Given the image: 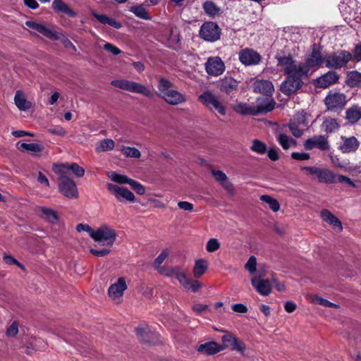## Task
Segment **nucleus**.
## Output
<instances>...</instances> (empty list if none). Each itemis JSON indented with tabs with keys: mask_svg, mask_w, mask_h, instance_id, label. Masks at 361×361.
I'll use <instances>...</instances> for the list:
<instances>
[{
	"mask_svg": "<svg viewBox=\"0 0 361 361\" xmlns=\"http://www.w3.org/2000/svg\"><path fill=\"white\" fill-rule=\"evenodd\" d=\"M157 89V95L169 105L178 106L187 101L186 96L175 90L173 83L166 78H159Z\"/></svg>",
	"mask_w": 361,
	"mask_h": 361,
	"instance_id": "nucleus-1",
	"label": "nucleus"
},
{
	"mask_svg": "<svg viewBox=\"0 0 361 361\" xmlns=\"http://www.w3.org/2000/svg\"><path fill=\"white\" fill-rule=\"evenodd\" d=\"M111 84L116 87L127 90L130 92L140 94L147 97L152 98L154 97L153 93L149 87L137 82L125 79H119L111 81Z\"/></svg>",
	"mask_w": 361,
	"mask_h": 361,
	"instance_id": "nucleus-2",
	"label": "nucleus"
},
{
	"mask_svg": "<svg viewBox=\"0 0 361 361\" xmlns=\"http://www.w3.org/2000/svg\"><path fill=\"white\" fill-rule=\"evenodd\" d=\"M301 170L305 171L312 176V179L323 183H334L336 180V175L327 168L317 166H302Z\"/></svg>",
	"mask_w": 361,
	"mask_h": 361,
	"instance_id": "nucleus-3",
	"label": "nucleus"
},
{
	"mask_svg": "<svg viewBox=\"0 0 361 361\" xmlns=\"http://www.w3.org/2000/svg\"><path fill=\"white\" fill-rule=\"evenodd\" d=\"M116 231L110 226L104 224L94 230L91 233V238L97 242L102 243V245L107 247H111L116 239Z\"/></svg>",
	"mask_w": 361,
	"mask_h": 361,
	"instance_id": "nucleus-4",
	"label": "nucleus"
},
{
	"mask_svg": "<svg viewBox=\"0 0 361 361\" xmlns=\"http://www.w3.org/2000/svg\"><path fill=\"white\" fill-rule=\"evenodd\" d=\"M352 59L350 52L340 50L325 56V65L329 68L338 69L345 67Z\"/></svg>",
	"mask_w": 361,
	"mask_h": 361,
	"instance_id": "nucleus-5",
	"label": "nucleus"
},
{
	"mask_svg": "<svg viewBox=\"0 0 361 361\" xmlns=\"http://www.w3.org/2000/svg\"><path fill=\"white\" fill-rule=\"evenodd\" d=\"M325 63V57L318 51L313 49L306 59L305 63H301L300 71L303 75L307 76L312 74L317 68L322 66Z\"/></svg>",
	"mask_w": 361,
	"mask_h": 361,
	"instance_id": "nucleus-6",
	"label": "nucleus"
},
{
	"mask_svg": "<svg viewBox=\"0 0 361 361\" xmlns=\"http://www.w3.org/2000/svg\"><path fill=\"white\" fill-rule=\"evenodd\" d=\"M199 100L210 111H216L221 116L226 115V107L219 97L210 91H205L199 97Z\"/></svg>",
	"mask_w": 361,
	"mask_h": 361,
	"instance_id": "nucleus-7",
	"label": "nucleus"
},
{
	"mask_svg": "<svg viewBox=\"0 0 361 361\" xmlns=\"http://www.w3.org/2000/svg\"><path fill=\"white\" fill-rule=\"evenodd\" d=\"M59 178V190L68 198H78V192L75 183L70 178L60 173Z\"/></svg>",
	"mask_w": 361,
	"mask_h": 361,
	"instance_id": "nucleus-8",
	"label": "nucleus"
},
{
	"mask_svg": "<svg viewBox=\"0 0 361 361\" xmlns=\"http://www.w3.org/2000/svg\"><path fill=\"white\" fill-rule=\"evenodd\" d=\"M221 29L214 22L204 23L200 27V36L206 41L215 42L220 38Z\"/></svg>",
	"mask_w": 361,
	"mask_h": 361,
	"instance_id": "nucleus-9",
	"label": "nucleus"
},
{
	"mask_svg": "<svg viewBox=\"0 0 361 361\" xmlns=\"http://www.w3.org/2000/svg\"><path fill=\"white\" fill-rule=\"evenodd\" d=\"M324 102L327 109L331 111L342 109L347 102L346 97L344 94L332 92L327 94Z\"/></svg>",
	"mask_w": 361,
	"mask_h": 361,
	"instance_id": "nucleus-10",
	"label": "nucleus"
},
{
	"mask_svg": "<svg viewBox=\"0 0 361 361\" xmlns=\"http://www.w3.org/2000/svg\"><path fill=\"white\" fill-rule=\"evenodd\" d=\"M127 287L125 279L123 277L118 278V280L109 288L108 294L111 300L115 303H120Z\"/></svg>",
	"mask_w": 361,
	"mask_h": 361,
	"instance_id": "nucleus-11",
	"label": "nucleus"
},
{
	"mask_svg": "<svg viewBox=\"0 0 361 361\" xmlns=\"http://www.w3.org/2000/svg\"><path fill=\"white\" fill-rule=\"evenodd\" d=\"M288 75L287 79L281 85V91L286 95H290L301 87V78L304 75Z\"/></svg>",
	"mask_w": 361,
	"mask_h": 361,
	"instance_id": "nucleus-12",
	"label": "nucleus"
},
{
	"mask_svg": "<svg viewBox=\"0 0 361 361\" xmlns=\"http://www.w3.org/2000/svg\"><path fill=\"white\" fill-rule=\"evenodd\" d=\"M278 65L281 66L287 75H303L300 71L301 63L295 64L290 56H276Z\"/></svg>",
	"mask_w": 361,
	"mask_h": 361,
	"instance_id": "nucleus-13",
	"label": "nucleus"
},
{
	"mask_svg": "<svg viewBox=\"0 0 361 361\" xmlns=\"http://www.w3.org/2000/svg\"><path fill=\"white\" fill-rule=\"evenodd\" d=\"M207 73L212 76H219L225 71V65L219 56L209 57L205 63Z\"/></svg>",
	"mask_w": 361,
	"mask_h": 361,
	"instance_id": "nucleus-14",
	"label": "nucleus"
},
{
	"mask_svg": "<svg viewBox=\"0 0 361 361\" xmlns=\"http://www.w3.org/2000/svg\"><path fill=\"white\" fill-rule=\"evenodd\" d=\"M107 188L115 196L118 202H122L123 200L129 202L135 201V195L126 188L109 183L107 185Z\"/></svg>",
	"mask_w": 361,
	"mask_h": 361,
	"instance_id": "nucleus-15",
	"label": "nucleus"
},
{
	"mask_svg": "<svg viewBox=\"0 0 361 361\" xmlns=\"http://www.w3.org/2000/svg\"><path fill=\"white\" fill-rule=\"evenodd\" d=\"M25 25L50 39H58L60 37V35L58 32L49 28L42 23L32 20H27L25 22Z\"/></svg>",
	"mask_w": 361,
	"mask_h": 361,
	"instance_id": "nucleus-16",
	"label": "nucleus"
},
{
	"mask_svg": "<svg viewBox=\"0 0 361 361\" xmlns=\"http://www.w3.org/2000/svg\"><path fill=\"white\" fill-rule=\"evenodd\" d=\"M240 61L245 66H254L258 64L261 61L260 55L251 49H242L239 54Z\"/></svg>",
	"mask_w": 361,
	"mask_h": 361,
	"instance_id": "nucleus-17",
	"label": "nucleus"
},
{
	"mask_svg": "<svg viewBox=\"0 0 361 361\" xmlns=\"http://www.w3.org/2000/svg\"><path fill=\"white\" fill-rule=\"evenodd\" d=\"M304 147L307 150L318 148L322 151H325L329 149V145L327 138L324 135H319L307 139L304 142Z\"/></svg>",
	"mask_w": 361,
	"mask_h": 361,
	"instance_id": "nucleus-18",
	"label": "nucleus"
},
{
	"mask_svg": "<svg viewBox=\"0 0 361 361\" xmlns=\"http://www.w3.org/2000/svg\"><path fill=\"white\" fill-rule=\"evenodd\" d=\"M339 75L335 71H329L316 80V85L320 88H327L337 82Z\"/></svg>",
	"mask_w": 361,
	"mask_h": 361,
	"instance_id": "nucleus-19",
	"label": "nucleus"
},
{
	"mask_svg": "<svg viewBox=\"0 0 361 361\" xmlns=\"http://www.w3.org/2000/svg\"><path fill=\"white\" fill-rule=\"evenodd\" d=\"M251 283L262 295H268L271 291V283L268 279H260L254 276L251 279Z\"/></svg>",
	"mask_w": 361,
	"mask_h": 361,
	"instance_id": "nucleus-20",
	"label": "nucleus"
},
{
	"mask_svg": "<svg viewBox=\"0 0 361 361\" xmlns=\"http://www.w3.org/2000/svg\"><path fill=\"white\" fill-rule=\"evenodd\" d=\"M257 106H255V111H257L256 115L270 112L274 109L276 105L274 99L270 97L266 98L259 97L257 99Z\"/></svg>",
	"mask_w": 361,
	"mask_h": 361,
	"instance_id": "nucleus-21",
	"label": "nucleus"
},
{
	"mask_svg": "<svg viewBox=\"0 0 361 361\" xmlns=\"http://www.w3.org/2000/svg\"><path fill=\"white\" fill-rule=\"evenodd\" d=\"M320 216L323 221L327 223L334 229H337L339 232L343 231L341 221L329 210L324 209L320 212Z\"/></svg>",
	"mask_w": 361,
	"mask_h": 361,
	"instance_id": "nucleus-22",
	"label": "nucleus"
},
{
	"mask_svg": "<svg viewBox=\"0 0 361 361\" xmlns=\"http://www.w3.org/2000/svg\"><path fill=\"white\" fill-rule=\"evenodd\" d=\"M253 90L255 92L271 96L274 91V87L269 80H258L254 82Z\"/></svg>",
	"mask_w": 361,
	"mask_h": 361,
	"instance_id": "nucleus-23",
	"label": "nucleus"
},
{
	"mask_svg": "<svg viewBox=\"0 0 361 361\" xmlns=\"http://www.w3.org/2000/svg\"><path fill=\"white\" fill-rule=\"evenodd\" d=\"M345 119L348 124L355 125L361 120V106L353 104L348 107L345 113Z\"/></svg>",
	"mask_w": 361,
	"mask_h": 361,
	"instance_id": "nucleus-24",
	"label": "nucleus"
},
{
	"mask_svg": "<svg viewBox=\"0 0 361 361\" xmlns=\"http://www.w3.org/2000/svg\"><path fill=\"white\" fill-rule=\"evenodd\" d=\"M212 175L214 176V179L219 182L221 185L228 192L233 193L234 188L233 184L228 180L226 173L221 170H215L212 169L211 171Z\"/></svg>",
	"mask_w": 361,
	"mask_h": 361,
	"instance_id": "nucleus-25",
	"label": "nucleus"
},
{
	"mask_svg": "<svg viewBox=\"0 0 361 361\" xmlns=\"http://www.w3.org/2000/svg\"><path fill=\"white\" fill-rule=\"evenodd\" d=\"M37 212L42 219L49 223L55 224L59 220L58 213L51 208L40 206L37 208Z\"/></svg>",
	"mask_w": 361,
	"mask_h": 361,
	"instance_id": "nucleus-26",
	"label": "nucleus"
},
{
	"mask_svg": "<svg viewBox=\"0 0 361 361\" xmlns=\"http://www.w3.org/2000/svg\"><path fill=\"white\" fill-rule=\"evenodd\" d=\"M342 140L340 149L343 153L354 152L360 146V142L354 136L349 137H342Z\"/></svg>",
	"mask_w": 361,
	"mask_h": 361,
	"instance_id": "nucleus-27",
	"label": "nucleus"
},
{
	"mask_svg": "<svg viewBox=\"0 0 361 361\" xmlns=\"http://www.w3.org/2000/svg\"><path fill=\"white\" fill-rule=\"evenodd\" d=\"M14 103L20 111H27L32 107V103L26 99L24 93L20 90L16 92Z\"/></svg>",
	"mask_w": 361,
	"mask_h": 361,
	"instance_id": "nucleus-28",
	"label": "nucleus"
},
{
	"mask_svg": "<svg viewBox=\"0 0 361 361\" xmlns=\"http://www.w3.org/2000/svg\"><path fill=\"white\" fill-rule=\"evenodd\" d=\"M136 334L140 341L147 343L151 341L154 334L148 325L142 324L136 329Z\"/></svg>",
	"mask_w": 361,
	"mask_h": 361,
	"instance_id": "nucleus-29",
	"label": "nucleus"
},
{
	"mask_svg": "<svg viewBox=\"0 0 361 361\" xmlns=\"http://www.w3.org/2000/svg\"><path fill=\"white\" fill-rule=\"evenodd\" d=\"M51 6L54 11L63 13L70 17L74 18L77 16L76 13L62 0H54Z\"/></svg>",
	"mask_w": 361,
	"mask_h": 361,
	"instance_id": "nucleus-30",
	"label": "nucleus"
},
{
	"mask_svg": "<svg viewBox=\"0 0 361 361\" xmlns=\"http://www.w3.org/2000/svg\"><path fill=\"white\" fill-rule=\"evenodd\" d=\"M321 127L323 131L326 133H331L338 130L340 123L336 118L325 117Z\"/></svg>",
	"mask_w": 361,
	"mask_h": 361,
	"instance_id": "nucleus-31",
	"label": "nucleus"
},
{
	"mask_svg": "<svg viewBox=\"0 0 361 361\" xmlns=\"http://www.w3.org/2000/svg\"><path fill=\"white\" fill-rule=\"evenodd\" d=\"M223 350L224 347L216 342H208L204 344H202L197 348L199 352L204 353L207 355H213Z\"/></svg>",
	"mask_w": 361,
	"mask_h": 361,
	"instance_id": "nucleus-32",
	"label": "nucleus"
},
{
	"mask_svg": "<svg viewBox=\"0 0 361 361\" xmlns=\"http://www.w3.org/2000/svg\"><path fill=\"white\" fill-rule=\"evenodd\" d=\"M92 15L96 18L101 23L104 25H109L114 28L119 29L122 25L120 22L116 20L114 18H109L106 15L99 14L95 11H91Z\"/></svg>",
	"mask_w": 361,
	"mask_h": 361,
	"instance_id": "nucleus-33",
	"label": "nucleus"
},
{
	"mask_svg": "<svg viewBox=\"0 0 361 361\" xmlns=\"http://www.w3.org/2000/svg\"><path fill=\"white\" fill-rule=\"evenodd\" d=\"M233 109L236 113L241 115L256 116L257 111H255V106H251L247 103L238 102L233 106Z\"/></svg>",
	"mask_w": 361,
	"mask_h": 361,
	"instance_id": "nucleus-34",
	"label": "nucleus"
},
{
	"mask_svg": "<svg viewBox=\"0 0 361 361\" xmlns=\"http://www.w3.org/2000/svg\"><path fill=\"white\" fill-rule=\"evenodd\" d=\"M66 170H71L77 177H82L85 173V170L75 163L69 164H62L59 166V169L56 172L63 174Z\"/></svg>",
	"mask_w": 361,
	"mask_h": 361,
	"instance_id": "nucleus-35",
	"label": "nucleus"
},
{
	"mask_svg": "<svg viewBox=\"0 0 361 361\" xmlns=\"http://www.w3.org/2000/svg\"><path fill=\"white\" fill-rule=\"evenodd\" d=\"M237 87V81L231 78H225L221 81L220 90L226 94H230L236 90Z\"/></svg>",
	"mask_w": 361,
	"mask_h": 361,
	"instance_id": "nucleus-36",
	"label": "nucleus"
},
{
	"mask_svg": "<svg viewBox=\"0 0 361 361\" xmlns=\"http://www.w3.org/2000/svg\"><path fill=\"white\" fill-rule=\"evenodd\" d=\"M276 140L282 148L286 150L290 149L292 146L296 145V141L284 133H279Z\"/></svg>",
	"mask_w": 361,
	"mask_h": 361,
	"instance_id": "nucleus-37",
	"label": "nucleus"
},
{
	"mask_svg": "<svg viewBox=\"0 0 361 361\" xmlns=\"http://www.w3.org/2000/svg\"><path fill=\"white\" fill-rule=\"evenodd\" d=\"M207 269V263L204 259H200L195 262L193 268V275L195 278L201 277Z\"/></svg>",
	"mask_w": 361,
	"mask_h": 361,
	"instance_id": "nucleus-38",
	"label": "nucleus"
},
{
	"mask_svg": "<svg viewBox=\"0 0 361 361\" xmlns=\"http://www.w3.org/2000/svg\"><path fill=\"white\" fill-rule=\"evenodd\" d=\"M115 143L111 139H104L99 141L95 147V150L97 152H102L109 150H111L114 148Z\"/></svg>",
	"mask_w": 361,
	"mask_h": 361,
	"instance_id": "nucleus-39",
	"label": "nucleus"
},
{
	"mask_svg": "<svg viewBox=\"0 0 361 361\" xmlns=\"http://www.w3.org/2000/svg\"><path fill=\"white\" fill-rule=\"evenodd\" d=\"M129 11L132 13H133L137 17L144 19V20H150L151 18L149 16L148 12L145 9V7H143L141 5H135L129 8Z\"/></svg>",
	"mask_w": 361,
	"mask_h": 361,
	"instance_id": "nucleus-40",
	"label": "nucleus"
},
{
	"mask_svg": "<svg viewBox=\"0 0 361 361\" xmlns=\"http://www.w3.org/2000/svg\"><path fill=\"white\" fill-rule=\"evenodd\" d=\"M107 176L112 181L119 184L129 185L132 180V179L128 178L127 176L119 174L114 171L109 172Z\"/></svg>",
	"mask_w": 361,
	"mask_h": 361,
	"instance_id": "nucleus-41",
	"label": "nucleus"
},
{
	"mask_svg": "<svg viewBox=\"0 0 361 361\" xmlns=\"http://www.w3.org/2000/svg\"><path fill=\"white\" fill-rule=\"evenodd\" d=\"M260 200L267 203L269 208L274 212H278L280 209V204L277 200L273 198L270 195H263L259 197Z\"/></svg>",
	"mask_w": 361,
	"mask_h": 361,
	"instance_id": "nucleus-42",
	"label": "nucleus"
},
{
	"mask_svg": "<svg viewBox=\"0 0 361 361\" xmlns=\"http://www.w3.org/2000/svg\"><path fill=\"white\" fill-rule=\"evenodd\" d=\"M308 115L307 112L304 110H301L295 114L293 120L290 122L295 123L297 124L301 125L303 127H306L308 124Z\"/></svg>",
	"mask_w": 361,
	"mask_h": 361,
	"instance_id": "nucleus-43",
	"label": "nucleus"
},
{
	"mask_svg": "<svg viewBox=\"0 0 361 361\" xmlns=\"http://www.w3.org/2000/svg\"><path fill=\"white\" fill-rule=\"evenodd\" d=\"M18 149L20 150L30 151L32 152H39L42 150L43 147L41 145L37 143H18Z\"/></svg>",
	"mask_w": 361,
	"mask_h": 361,
	"instance_id": "nucleus-44",
	"label": "nucleus"
},
{
	"mask_svg": "<svg viewBox=\"0 0 361 361\" xmlns=\"http://www.w3.org/2000/svg\"><path fill=\"white\" fill-rule=\"evenodd\" d=\"M121 151L126 157L138 159L141 156L140 152L135 147L123 146Z\"/></svg>",
	"mask_w": 361,
	"mask_h": 361,
	"instance_id": "nucleus-45",
	"label": "nucleus"
},
{
	"mask_svg": "<svg viewBox=\"0 0 361 361\" xmlns=\"http://www.w3.org/2000/svg\"><path fill=\"white\" fill-rule=\"evenodd\" d=\"M348 83L350 87H357L361 85V73L352 71L348 75Z\"/></svg>",
	"mask_w": 361,
	"mask_h": 361,
	"instance_id": "nucleus-46",
	"label": "nucleus"
},
{
	"mask_svg": "<svg viewBox=\"0 0 361 361\" xmlns=\"http://www.w3.org/2000/svg\"><path fill=\"white\" fill-rule=\"evenodd\" d=\"M203 8L205 13L210 16H214L220 11V8L212 1H206L203 4Z\"/></svg>",
	"mask_w": 361,
	"mask_h": 361,
	"instance_id": "nucleus-47",
	"label": "nucleus"
},
{
	"mask_svg": "<svg viewBox=\"0 0 361 361\" xmlns=\"http://www.w3.org/2000/svg\"><path fill=\"white\" fill-rule=\"evenodd\" d=\"M311 301L315 304H318V305H320L324 307H335V308H338L339 307L338 305L332 303L330 301H329L317 295H312Z\"/></svg>",
	"mask_w": 361,
	"mask_h": 361,
	"instance_id": "nucleus-48",
	"label": "nucleus"
},
{
	"mask_svg": "<svg viewBox=\"0 0 361 361\" xmlns=\"http://www.w3.org/2000/svg\"><path fill=\"white\" fill-rule=\"evenodd\" d=\"M250 149L256 152L259 154H263L267 151V145L264 142L259 140H252V145L250 146Z\"/></svg>",
	"mask_w": 361,
	"mask_h": 361,
	"instance_id": "nucleus-49",
	"label": "nucleus"
},
{
	"mask_svg": "<svg viewBox=\"0 0 361 361\" xmlns=\"http://www.w3.org/2000/svg\"><path fill=\"white\" fill-rule=\"evenodd\" d=\"M288 128L293 135L295 136V137H300L303 134V130L302 129V128L304 127L302 126L301 125L290 122L288 123Z\"/></svg>",
	"mask_w": 361,
	"mask_h": 361,
	"instance_id": "nucleus-50",
	"label": "nucleus"
},
{
	"mask_svg": "<svg viewBox=\"0 0 361 361\" xmlns=\"http://www.w3.org/2000/svg\"><path fill=\"white\" fill-rule=\"evenodd\" d=\"M186 290H190L192 293H197L201 288V284L197 281L190 280L187 281L183 286Z\"/></svg>",
	"mask_w": 361,
	"mask_h": 361,
	"instance_id": "nucleus-51",
	"label": "nucleus"
},
{
	"mask_svg": "<svg viewBox=\"0 0 361 361\" xmlns=\"http://www.w3.org/2000/svg\"><path fill=\"white\" fill-rule=\"evenodd\" d=\"M236 337L233 336L231 333H227L221 337V341L223 342L222 347H224V350L225 348H229L232 345L233 342H235Z\"/></svg>",
	"mask_w": 361,
	"mask_h": 361,
	"instance_id": "nucleus-52",
	"label": "nucleus"
},
{
	"mask_svg": "<svg viewBox=\"0 0 361 361\" xmlns=\"http://www.w3.org/2000/svg\"><path fill=\"white\" fill-rule=\"evenodd\" d=\"M186 270L183 269L182 267H178V271H176L175 278L179 281V283L183 286L185 283H187L188 279L186 275Z\"/></svg>",
	"mask_w": 361,
	"mask_h": 361,
	"instance_id": "nucleus-53",
	"label": "nucleus"
},
{
	"mask_svg": "<svg viewBox=\"0 0 361 361\" xmlns=\"http://www.w3.org/2000/svg\"><path fill=\"white\" fill-rule=\"evenodd\" d=\"M178 267L179 266L162 267L159 270V272L167 277H175Z\"/></svg>",
	"mask_w": 361,
	"mask_h": 361,
	"instance_id": "nucleus-54",
	"label": "nucleus"
},
{
	"mask_svg": "<svg viewBox=\"0 0 361 361\" xmlns=\"http://www.w3.org/2000/svg\"><path fill=\"white\" fill-rule=\"evenodd\" d=\"M169 253L166 250H163L159 256L155 259L154 262V268L159 271L161 268V264L164 262V261L168 257Z\"/></svg>",
	"mask_w": 361,
	"mask_h": 361,
	"instance_id": "nucleus-55",
	"label": "nucleus"
},
{
	"mask_svg": "<svg viewBox=\"0 0 361 361\" xmlns=\"http://www.w3.org/2000/svg\"><path fill=\"white\" fill-rule=\"evenodd\" d=\"M257 268V259L255 256H251L245 264V269L250 274H254Z\"/></svg>",
	"mask_w": 361,
	"mask_h": 361,
	"instance_id": "nucleus-56",
	"label": "nucleus"
},
{
	"mask_svg": "<svg viewBox=\"0 0 361 361\" xmlns=\"http://www.w3.org/2000/svg\"><path fill=\"white\" fill-rule=\"evenodd\" d=\"M220 247V243L216 238H211L208 240L206 249L209 252H213L219 250Z\"/></svg>",
	"mask_w": 361,
	"mask_h": 361,
	"instance_id": "nucleus-57",
	"label": "nucleus"
},
{
	"mask_svg": "<svg viewBox=\"0 0 361 361\" xmlns=\"http://www.w3.org/2000/svg\"><path fill=\"white\" fill-rule=\"evenodd\" d=\"M129 185L138 195H142L145 193L146 190L145 187L142 185H141L139 182H137L132 179Z\"/></svg>",
	"mask_w": 361,
	"mask_h": 361,
	"instance_id": "nucleus-58",
	"label": "nucleus"
},
{
	"mask_svg": "<svg viewBox=\"0 0 361 361\" xmlns=\"http://www.w3.org/2000/svg\"><path fill=\"white\" fill-rule=\"evenodd\" d=\"M18 327L16 322H13L6 329V334L8 337H13L17 335Z\"/></svg>",
	"mask_w": 361,
	"mask_h": 361,
	"instance_id": "nucleus-59",
	"label": "nucleus"
},
{
	"mask_svg": "<svg viewBox=\"0 0 361 361\" xmlns=\"http://www.w3.org/2000/svg\"><path fill=\"white\" fill-rule=\"evenodd\" d=\"M231 348H232L233 350H235L243 354L245 350V345L242 341L236 338L235 342L233 343Z\"/></svg>",
	"mask_w": 361,
	"mask_h": 361,
	"instance_id": "nucleus-60",
	"label": "nucleus"
},
{
	"mask_svg": "<svg viewBox=\"0 0 361 361\" xmlns=\"http://www.w3.org/2000/svg\"><path fill=\"white\" fill-rule=\"evenodd\" d=\"M291 157L295 160L303 161L308 160L310 158V155L306 152H293L291 153Z\"/></svg>",
	"mask_w": 361,
	"mask_h": 361,
	"instance_id": "nucleus-61",
	"label": "nucleus"
},
{
	"mask_svg": "<svg viewBox=\"0 0 361 361\" xmlns=\"http://www.w3.org/2000/svg\"><path fill=\"white\" fill-rule=\"evenodd\" d=\"M104 49L106 51L111 52L113 55H118L121 52V51L117 47L111 43H106L104 45Z\"/></svg>",
	"mask_w": 361,
	"mask_h": 361,
	"instance_id": "nucleus-62",
	"label": "nucleus"
},
{
	"mask_svg": "<svg viewBox=\"0 0 361 361\" xmlns=\"http://www.w3.org/2000/svg\"><path fill=\"white\" fill-rule=\"evenodd\" d=\"M178 207L179 209H183L184 211L191 212L193 210V204L187 201H180L178 203Z\"/></svg>",
	"mask_w": 361,
	"mask_h": 361,
	"instance_id": "nucleus-63",
	"label": "nucleus"
},
{
	"mask_svg": "<svg viewBox=\"0 0 361 361\" xmlns=\"http://www.w3.org/2000/svg\"><path fill=\"white\" fill-rule=\"evenodd\" d=\"M352 55L353 58H354L357 61H361V42L356 44Z\"/></svg>",
	"mask_w": 361,
	"mask_h": 361,
	"instance_id": "nucleus-64",
	"label": "nucleus"
}]
</instances>
